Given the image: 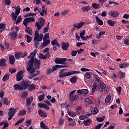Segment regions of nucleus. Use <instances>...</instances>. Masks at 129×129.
<instances>
[{
  "label": "nucleus",
  "mask_w": 129,
  "mask_h": 129,
  "mask_svg": "<svg viewBox=\"0 0 129 129\" xmlns=\"http://www.w3.org/2000/svg\"><path fill=\"white\" fill-rule=\"evenodd\" d=\"M37 54V50H34L33 52L30 53V55L28 56V59H30L28 61L29 63L28 64L26 69L28 72L30 74L34 73L36 71L35 68L33 67V62L34 61V56H36Z\"/></svg>",
  "instance_id": "1"
},
{
  "label": "nucleus",
  "mask_w": 129,
  "mask_h": 129,
  "mask_svg": "<svg viewBox=\"0 0 129 129\" xmlns=\"http://www.w3.org/2000/svg\"><path fill=\"white\" fill-rule=\"evenodd\" d=\"M37 54V50H34L33 52L30 53V55L28 56V59H30L28 61L29 63L28 64L26 69L28 72L30 74L34 73L36 71L35 68L33 67V62L34 61V56H36Z\"/></svg>",
  "instance_id": "2"
},
{
  "label": "nucleus",
  "mask_w": 129,
  "mask_h": 129,
  "mask_svg": "<svg viewBox=\"0 0 129 129\" xmlns=\"http://www.w3.org/2000/svg\"><path fill=\"white\" fill-rule=\"evenodd\" d=\"M37 54V50H34L33 52L30 53V55L28 56V59H30L28 61L29 63L28 64L26 69L28 72L30 74L34 73L36 71L35 68L33 67V62L34 61V56H36Z\"/></svg>",
  "instance_id": "3"
},
{
  "label": "nucleus",
  "mask_w": 129,
  "mask_h": 129,
  "mask_svg": "<svg viewBox=\"0 0 129 129\" xmlns=\"http://www.w3.org/2000/svg\"><path fill=\"white\" fill-rule=\"evenodd\" d=\"M79 73L78 71H70L67 72H64V70H61L59 72V77L60 78H63V77H66V76H70L73 75L74 74H76Z\"/></svg>",
  "instance_id": "4"
},
{
  "label": "nucleus",
  "mask_w": 129,
  "mask_h": 129,
  "mask_svg": "<svg viewBox=\"0 0 129 129\" xmlns=\"http://www.w3.org/2000/svg\"><path fill=\"white\" fill-rule=\"evenodd\" d=\"M46 24L45 22V19H43L42 18H39L38 22H35V27L37 28V32H40V30H41L42 27H44Z\"/></svg>",
  "instance_id": "5"
},
{
  "label": "nucleus",
  "mask_w": 129,
  "mask_h": 129,
  "mask_svg": "<svg viewBox=\"0 0 129 129\" xmlns=\"http://www.w3.org/2000/svg\"><path fill=\"white\" fill-rule=\"evenodd\" d=\"M67 61H72V59H68L67 58L60 57H56L54 59V62L56 64H62L63 65H65Z\"/></svg>",
  "instance_id": "6"
},
{
  "label": "nucleus",
  "mask_w": 129,
  "mask_h": 129,
  "mask_svg": "<svg viewBox=\"0 0 129 129\" xmlns=\"http://www.w3.org/2000/svg\"><path fill=\"white\" fill-rule=\"evenodd\" d=\"M8 116H9L8 118V120H11L15 114L17 112V109L15 108H11L9 109Z\"/></svg>",
  "instance_id": "7"
},
{
  "label": "nucleus",
  "mask_w": 129,
  "mask_h": 129,
  "mask_svg": "<svg viewBox=\"0 0 129 129\" xmlns=\"http://www.w3.org/2000/svg\"><path fill=\"white\" fill-rule=\"evenodd\" d=\"M43 34H39V32L38 30H36L34 33V40H36V41H42L43 40Z\"/></svg>",
  "instance_id": "8"
},
{
  "label": "nucleus",
  "mask_w": 129,
  "mask_h": 129,
  "mask_svg": "<svg viewBox=\"0 0 129 129\" xmlns=\"http://www.w3.org/2000/svg\"><path fill=\"white\" fill-rule=\"evenodd\" d=\"M35 23V18L33 17L26 18L24 19L23 21V25H24L25 27H27L28 26V23Z\"/></svg>",
  "instance_id": "9"
},
{
  "label": "nucleus",
  "mask_w": 129,
  "mask_h": 129,
  "mask_svg": "<svg viewBox=\"0 0 129 129\" xmlns=\"http://www.w3.org/2000/svg\"><path fill=\"white\" fill-rule=\"evenodd\" d=\"M33 65H34L35 68H36V69H39L40 68V65H41V60L37 58L35 59V56H34Z\"/></svg>",
  "instance_id": "10"
},
{
  "label": "nucleus",
  "mask_w": 129,
  "mask_h": 129,
  "mask_svg": "<svg viewBox=\"0 0 129 129\" xmlns=\"http://www.w3.org/2000/svg\"><path fill=\"white\" fill-rule=\"evenodd\" d=\"M25 73V71H20L16 75V80L17 81H20V80H22L23 78H24V74Z\"/></svg>",
  "instance_id": "11"
},
{
  "label": "nucleus",
  "mask_w": 129,
  "mask_h": 129,
  "mask_svg": "<svg viewBox=\"0 0 129 129\" xmlns=\"http://www.w3.org/2000/svg\"><path fill=\"white\" fill-rule=\"evenodd\" d=\"M31 85V83L28 81H23L22 82L21 87L22 88V90H26L27 88Z\"/></svg>",
  "instance_id": "12"
},
{
  "label": "nucleus",
  "mask_w": 129,
  "mask_h": 129,
  "mask_svg": "<svg viewBox=\"0 0 129 129\" xmlns=\"http://www.w3.org/2000/svg\"><path fill=\"white\" fill-rule=\"evenodd\" d=\"M108 15L111 18H117L118 16H119V13L115 11H110L108 12Z\"/></svg>",
  "instance_id": "13"
},
{
  "label": "nucleus",
  "mask_w": 129,
  "mask_h": 129,
  "mask_svg": "<svg viewBox=\"0 0 129 129\" xmlns=\"http://www.w3.org/2000/svg\"><path fill=\"white\" fill-rule=\"evenodd\" d=\"M9 36L11 40H16L18 37V33L16 31H13L9 34Z\"/></svg>",
  "instance_id": "14"
},
{
  "label": "nucleus",
  "mask_w": 129,
  "mask_h": 129,
  "mask_svg": "<svg viewBox=\"0 0 129 129\" xmlns=\"http://www.w3.org/2000/svg\"><path fill=\"white\" fill-rule=\"evenodd\" d=\"M84 25V22L81 21L80 23H76L73 24V27L77 30L81 29L82 27Z\"/></svg>",
  "instance_id": "15"
},
{
  "label": "nucleus",
  "mask_w": 129,
  "mask_h": 129,
  "mask_svg": "<svg viewBox=\"0 0 129 129\" xmlns=\"http://www.w3.org/2000/svg\"><path fill=\"white\" fill-rule=\"evenodd\" d=\"M99 105H100V102L98 101L97 102L96 107L94 109V110H92V113H93V114H97V113L98 112V108H97V107H99Z\"/></svg>",
  "instance_id": "16"
},
{
  "label": "nucleus",
  "mask_w": 129,
  "mask_h": 129,
  "mask_svg": "<svg viewBox=\"0 0 129 129\" xmlns=\"http://www.w3.org/2000/svg\"><path fill=\"white\" fill-rule=\"evenodd\" d=\"M38 57L39 59H43V60H45V59H47V57H50V53L49 52H47L45 55L42 53H39Z\"/></svg>",
  "instance_id": "17"
},
{
  "label": "nucleus",
  "mask_w": 129,
  "mask_h": 129,
  "mask_svg": "<svg viewBox=\"0 0 129 129\" xmlns=\"http://www.w3.org/2000/svg\"><path fill=\"white\" fill-rule=\"evenodd\" d=\"M34 100L33 97H30L26 99V106H30L32 102Z\"/></svg>",
  "instance_id": "18"
},
{
  "label": "nucleus",
  "mask_w": 129,
  "mask_h": 129,
  "mask_svg": "<svg viewBox=\"0 0 129 129\" xmlns=\"http://www.w3.org/2000/svg\"><path fill=\"white\" fill-rule=\"evenodd\" d=\"M69 48V43H62L61 45V49L64 51H67Z\"/></svg>",
  "instance_id": "19"
},
{
  "label": "nucleus",
  "mask_w": 129,
  "mask_h": 129,
  "mask_svg": "<svg viewBox=\"0 0 129 129\" xmlns=\"http://www.w3.org/2000/svg\"><path fill=\"white\" fill-rule=\"evenodd\" d=\"M50 42L51 41L49 39L43 40V42L42 43L41 47L45 48V47H46V46H48V45H49V44H50Z\"/></svg>",
  "instance_id": "20"
},
{
  "label": "nucleus",
  "mask_w": 129,
  "mask_h": 129,
  "mask_svg": "<svg viewBox=\"0 0 129 129\" xmlns=\"http://www.w3.org/2000/svg\"><path fill=\"white\" fill-rule=\"evenodd\" d=\"M38 114L41 116V117H47V113L42 110H38Z\"/></svg>",
  "instance_id": "21"
},
{
  "label": "nucleus",
  "mask_w": 129,
  "mask_h": 129,
  "mask_svg": "<svg viewBox=\"0 0 129 129\" xmlns=\"http://www.w3.org/2000/svg\"><path fill=\"white\" fill-rule=\"evenodd\" d=\"M25 27H26L25 29L26 33H28L29 35H32L33 34V30L32 28L27 26Z\"/></svg>",
  "instance_id": "22"
},
{
  "label": "nucleus",
  "mask_w": 129,
  "mask_h": 129,
  "mask_svg": "<svg viewBox=\"0 0 129 129\" xmlns=\"http://www.w3.org/2000/svg\"><path fill=\"white\" fill-rule=\"evenodd\" d=\"M14 88L15 90H23L22 85H20L19 84H16L14 85Z\"/></svg>",
  "instance_id": "23"
},
{
  "label": "nucleus",
  "mask_w": 129,
  "mask_h": 129,
  "mask_svg": "<svg viewBox=\"0 0 129 129\" xmlns=\"http://www.w3.org/2000/svg\"><path fill=\"white\" fill-rule=\"evenodd\" d=\"M104 89H105V84L103 83H101L99 88L98 91H103Z\"/></svg>",
  "instance_id": "24"
},
{
  "label": "nucleus",
  "mask_w": 129,
  "mask_h": 129,
  "mask_svg": "<svg viewBox=\"0 0 129 129\" xmlns=\"http://www.w3.org/2000/svg\"><path fill=\"white\" fill-rule=\"evenodd\" d=\"M96 21L99 26H102V25H103V21H102L101 19H100L98 16H96Z\"/></svg>",
  "instance_id": "25"
},
{
  "label": "nucleus",
  "mask_w": 129,
  "mask_h": 129,
  "mask_svg": "<svg viewBox=\"0 0 129 129\" xmlns=\"http://www.w3.org/2000/svg\"><path fill=\"white\" fill-rule=\"evenodd\" d=\"M92 120L91 119L88 118L87 120H85L83 121V124L85 125H90L91 124Z\"/></svg>",
  "instance_id": "26"
},
{
  "label": "nucleus",
  "mask_w": 129,
  "mask_h": 129,
  "mask_svg": "<svg viewBox=\"0 0 129 129\" xmlns=\"http://www.w3.org/2000/svg\"><path fill=\"white\" fill-rule=\"evenodd\" d=\"M81 10L83 12H87L88 13L91 10V7L90 6H85Z\"/></svg>",
  "instance_id": "27"
},
{
  "label": "nucleus",
  "mask_w": 129,
  "mask_h": 129,
  "mask_svg": "<svg viewBox=\"0 0 129 129\" xmlns=\"http://www.w3.org/2000/svg\"><path fill=\"white\" fill-rule=\"evenodd\" d=\"M10 63L12 64H14L16 61L15 56L13 55H10L9 56Z\"/></svg>",
  "instance_id": "28"
},
{
  "label": "nucleus",
  "mask_w": 129,
  "mask_h": 129,
  "mask_svg": "<svg viewBox=\"0 0 129 129\" xmlns=\"http://www.w3.org/2000/svg\"><path fill=\"white\" fill-rule=\"evenodd\" d=\"M28 87L29 91H33V90H35V89H36V85L32 84L31 85H30Z\"/></svg>",
  "instance_id": "29"
},
{
  "label": "nucleus",
  "mask_w": 129,
  "mask_h": 129,
  "mask_svg": "<svg viewBox=\"0 0 129 129\" xmlns=\"http://www.w3.org/2000/svg\"><path fill=\"white\" fill-rule=\"evenodd\" d=\"M51 45L52 46H56L58 47H60V44L58 43V40L57 39H54L52 41H51Z\"/></svg>",
  "instance_id": "30"
},
{
  "label": "nucleus",
  "mask_w": 129,
  "mask_h": 129,
  "mask_svg": "<svg viewBox=\"0 0 129 129\" xmlns=\"http://www.w3.org/2000/svg\"><path fill=\"white\" fill-rule=\"evenodd\" d=\"M70 97L71 101H75V100H77V99H79V97L78 96V95H73Z\"/></svg>",
  "instance_id": "31"
},
{
  "label": "nucleus",
  "mask_w": 129,
  "mask_h": 129,
  "mask_svg": "<svg viewBox=\"0 0 129 129\" xmlns=\"http://www.w3.org/2000/svg\"><path fill=\"white\" fill-rule=\"evenodd\" d=\"M10 79V75L9 74H6L3 78L2 80L4 82L9 80Z\"/></svg>",
  "instance_id": "32"
},
{
  "label": "nucleus",
  "mask_w": 129,
  "mask_h": 129,
  "mask_svg": "<svg viewBox=\"0 0 129 129\" xmlns=\"http://www.w3.org/2000/svg\"><path fill=\"white\" fill-rule=\"evenodd\" d=\"M68 114L70 116H72V117H74L76 116V113L75 112H73L72 111L68 110Z\"/></svg>",
  "instance_id": "33"
},
{
  "label": "nucleus",
  "mask_w": 129,
  "mask_h": 129,
  "mask_svg": "<svg viewBox=\"0 0 129 129\" xmlns=\"http://www.w3.org/2000/svg\"><path fill=\"white\" fill-rule=\"evenodd\" d=\"M38 12L40 13V16H42V17H43L44 15H47V10L46 9H42V11L38 10Z\"/></svg>",
  "instance_id": "34"
},
{
  "label": "nucleus",
  "mask_w": 129,
  "mask_h": 129,
  "mask_svg": "<svg viewBox=\"0 0 129 129\" xmlns=\"http://www.w3.org/2000/svg\"><path fill=\"white\" fill-rule=\"evenodd\" d=\"M40 127L42 129H49V127L46 125V124L43 122V121L40 122Z\"/></svg>",
  "instance_id": "35"
},
{
  "label": "nucleus",
  "mask_w": 129,
  "mask_h": 129,
  "mask_svg": "<svg viewBox=\"0 0 129 129\" xmlns=\"http://www.w3.org/2000/svg\"><path fill=\"white\" fill-rule=\"evenodd\" d=\"M93 9H95L96 10H98V9H100V4H97L96 3H94L92 5Z\"/></svg>",
  "instance_id": "36"
},
{
  "label": "nucleus",
  "mask_w": 129,
  "mask_h": 129,
  "mask_svg": "<svg viewBox=\"0 0 129 129\" xmlns=\"http://www.w3.org/2000/svg\"><path fill=\"white\" fill-rule=\"evenodd\" d=\"M6 62H7V59L5 58H2L0 60V66L2 67L6 65Z\"/></svg>",
  "instance_id": "37"
},
{
  "label": "nucleus",
  "mask_w": 129,
  "mask_h": 129,
  "mask_svg": "<svg viewBox=\"0 0 129 129\" xmlns=\"http://www.w3.org/2000/svg\"><path fill=\"white\" fill-rule=\"evenodd\" d=\"M3 101L4 104H6V105H9V104H10V101H9L8 98H4L3 99Z\"/></svg>",
  "instance_id": "38"
},
{
  "label": "nucleus",
  "mask_w": 129,
  "mask_h": 129,
  "mask_svg": "<svg viewBox=\"0 0 129 129\" xmlns=\"http://www.w3.org/2000/svg\"><path fill=\"white\" fill-rule=\"evenodd\" d=\"M93 88H92V94L93 95L94 94V93L95 92V91L96 90V88L97 87V85L96 83H94L92 85Z\"/></svg>",
  "instance_id": "39"
},
{
  "label": "nucleus",
  "mask_w": 129,
  "mask_h": 129,
  "mask_svg": "<svg viewBox=\"0 0 129 129\" xmlns=\"http://www.w3.org/2000/svg\"><path fill=\"white\" fill-rule=\"evenodd\" d=\"M107 24L109 25V26H110V27H113L114 25L115 24V22L111 20H109L107 21Z\"/></svg>",
  "instance_id": "40"
},
{
  "label": "nucleus",
  "mask_w": 129,
  "mask_h": 129,
  "mask_svg": "<svg viewBox=\"0 0 129 129\" xmlns=\"http://www.w3.org/2000/svg\"><path fill=\"white\" fill-rule=\"evenodd\" d=\"M128 66H129V63L125 62L120 64L119 67L120 68L123 69L126 68V67H127Z\"/></svg>",
  "instance_id": "41"
},
{
  "label": "nucleus",
  "mask_w": 129,
  "mask_h": 129,
  "mask_svg": "<svg viewBox=\"0 0 129 129\" xmlns=\"http://www.w3.org/2000/svg\"><path fill=\"white\" fill-rule=\"evenodd\" d=\"M77 80H78L77 77H73L70 79V82H71V83H73V84L76 83Z\"/></svg>",
  "instance_id": "42"
},
{
  "label": "nucleus",
  "mask_w": 129,
  "mask_h": 129,
  "mask_svg": "<svg viewBox=\"0 0 129 129\" xmlns=\"http://www.w3.org/2000/svg\"><path fill=\"white\" fill-rule=\"evenodd\" d=\"M11 16L12 17V20L13 21H14L15 22H16V21H17V18H18V15H16L15 14V12H12Z\"/></svg>",
  "instance_id": "43"
},
{
  "label": "nucleus",
  "mask_w": 129,
  "mask_h": 129,
  "mask_svg": "<svg viewBox=\"0 0 129 129\" xmlns=\"http://www.w3.org/2000/svg\"><path fill=\"white\" fill-rule=\"evenodd\" d=\"M21 12V7L20 6L17 7L15 9V14L19 16L20 13Z\"/></svg>",
  "instance_id": "44"
},
{
  "label": "nucleus",
  "mask_w": 129,
  "mask_h": 129,
  "mask_svg": "<svg viewBox=\"0 0 129 129\" xmlns=\"http://www.w3.org/2000/svg\"><path fill=\"white\" fill-rule=\"evenodd\" d=\"M25 38H27V43H31V42H32V37L30 36V35L26 34L25 35Z\"/></svg>",
  "instance_id": "45"
},
{
  "label": "nucleus",
  "mask_w": 129,
  "mask_h": 129,
  "mask_svg": "<svg viewBox=\"0 0 129 129\" xmlns=\"http://www.w3.org/2000/svg\"><path fill=\"white\" fill-rule=\"evenodd\" d=\"M26 126H29V125H31L32 124V119H27L26 121Z\"/></svg>",
  "instance_id": "46"
},
{
  "label": "nucleus",
  "mask_w": 129,
  "mask_h": 129,
  "mask_svg": "<svg viewBox=\"0 0 129 129\" xmlns=\"http://www.w3.org/2000/svg\"><path fill=\"white\" fill-rule=\"evenodd\" d=\"M45 99V94H43L41 95L38 96V100L39 101H42Z\"/></svg>",
  "instance_id": "47"
},
{
  "label": "nucleus",
  "mask_w": 129,
  "mask_h": 129,
  "mask_svg": "<svg viewBox=\"0 0 129 129\" xmlns=\"http://www.w3.org/2000/svg\"><path fill=\"white\" fill-rule=\"evenodd\" d=\"M28 96V92H25L21 94V98H26Z\"/></svg>",
  "instance_id": "48"
},
{
  "label": "nucleus",
  "mask_w": 129,
  "mask_h": 129,
  "mask_svg": "<svg viewBox=\"0 0 129 129\" xmlns=\"http://www.w3.org/2000/svg\"><path fill=\"white\" fill-rule=\"evenodd\" d=\"M50 26V22H48L46 27L43 29V33H46L49 31V27Z\"/></svg>",
  "instance_id": "49"
},
{
  "label": "nucleus",
  "mask_w": 129,
  "mask_h": 129,
  "mask_svg": "<svg viewBox=\"0 0 129 129\" xmlns=\"http://www.w3.org/2000/svg\"><path fill=\"white\" fill-rule=\"evenodd\" d=\"M110 99H111V97L109 95L107 96L105 100V103H108L110 101Z\"/></svg>",
  "instance_id": "50"
},
{
  "label": "nucleus",
  "mask_w": 129,
  "mask_h": 129,
  "mask_svg": "<svg viewBox=\"0 0 129 129\" xmlns=\"http://www.w3.org/2000/svg\"><path fill=\"white\" fill-rule=\"evenodd\" d=\"M22 21V17L21 16H19L16 22V25H18L19 23H21Z\"/></svg>",
  "instance_id": "51"
},
{
  "label": "nucleus",
  "mask_w": 129,
  "mask_h": 129,
  "mask_svg": "<svg viewBox=\"0 0 129 129\" xmlns=\"http://www.w3.org/2000/svg\"><path fill=\"white\" fill-rule=\"evenodd\" d=\"M25 120V118H22L19 120L16 123H15V125H18V124H20V123L23 122Z\"/></svg>",
  "instance_id": "52"
},
{
  "label": "nucleus",
  "mask_w": 129,
  "mask_h": 129,
  "mask_svg": "<svg viewBox=\"0 0 129 129\" xmlns=\"http://www.w3.org/2000/svg\"><path fill=\"white\" fill-rule=\"evenodd\" d=\"M37 75H38V74H30L29 76V79H32L33 78H34V77L37 76Z\"/></svg>",
  "instance_id": "53"
},
{
  "label": "nucleus",
  "mask_w": 129,
  "mask_h": 129,
  "mask_svg": "<svg viewBox=\"0 0 129 129\" xmlns=\"http://www.w3.org/2000/svg\"><path fill=\"white\" fill-rule=\"evenodd\" d=\"M15 56L16 59H20V58H21V52L15 53Z\"/></svg>",
  "instance_id": "54"
},
{
  "label": "nucleus",
  "mask_w": 129,
  "mask_h": 129,
  "mask_svg": "<svg viewBox=\"0 0 129 129\" xmlns=\"http://www.w3.org/2000/svg\"><path fill=\"white\" fill-rule=\"evenodd\" d=\"M34 46H35V48H37L38 46H39V45H40V43H39V41L34 39Z\"/></svg>",
  "instance_id": "55"
},
{
  "label": "nucleus",
  "mask_w": 129,
  "mask_h": 129,
  "mask_svg": "<svg viewBox=\"0 0 129 129\" xmlns=\"http://www.w3.org/2000/svg\"><path fill=\"white\" fill-rule=\"evenodd\" d=\"M104 116L102 117H97L96 118L97 119V121H99V122H101L102 121H103V120H104Z\"/></svg>",
  "instance_id": "56"
},
{
  "label": "nucleus",
  "mask_w": 129,
  "mask_h": 129,
  "mask_svg": "<svg viewBox=\"0 0 129 129\" xmlns=\"http://www.w3.org/2000/svg\"><path fill=\"white\" fill-rule=\"evenodd\" d=\"M80 37L81 39L83 38L84 37V35H85V31L83 30L82 31H81L80 33Z\"/></svg>",
  "instance_id": "57"
},
{
  "label": "nucleus",
  "mask_w": 129,
  "mask_h": 129,
  "mask_svg": "<svg viewBox=\"0 0 129 129\" xmlns=\"http://www.w3.org/2000/svg\"><path fill=\"white\" fill-rule=\"evenodd\" d=\"M99 40H97L95 39H93L92 40V43L93 45H97V44H98V43H99Z\"/></svg>",
  "instance_id": "58"
},
{
  "label": "nucleus",
  "mask_w": 129,
  "mask_h": 129,
  "mask_svg": "<svg viewBox=\"0 0 129 129\" xmlns=\"http://www.w3.org/2000/svg\"><path fill=\"white\" fill-rule=\"evenodd\" d=\"M49 33H45L44 35L43 41H45L46 39H49Z\"/></svg>",
  "instance_id": "59"
},
{
  "label": "nucleus",
  "mask_w": 129,
  "mask_h": 129,
  "mask_svg": "<svg viewBox=\"0 0 129 129\" xmlns=\"http://www.w3.org/2000/svg\"><path fill=\"white\" fill-rule=\"evenodd\" d=\"M88 116H89V115H86L85 116H80L79 118L80 119H82V120L86 119V118H88Z\"/></svg>",
  "instance_id": "60"
},
{
  "label": "nucleus",
  "mask_w": 129,
  "mask_h": 129,
  "mask_svg": "<svg viewBox=\"0 0 129 129\" xmlns=\"http://www.w3.org/2000/svg\"><path fill=\"white\" fill-rule=\"evenodd\" d=\"M119 74L120 75V79H121V78H124L125 76V74H124V73L121 72H119Z\"/></svg>",
  "instance_id": "61"
},
{
  "label": "nucleus",
  "mask_w": 129,
  "mask_h": 129,
  "mask_svg": "<svg viewBox=\"0 0 129 129\" xmlns=\"http://www.w3.org/2000/svg\"><path fill=\"white\" fill-rule=\"evenodd\" d=\"M26 113H27V112L26 111V110H22L19 111V115H24L26 114Z\"/></svg>",
  "instance_id": "62"
},
{
  "label": "nucleus",
  "mask_w": 129,
  "mask_h": 129,
  "mask_svg": "<svg viewBox=\"0 0 129 129\" xmlns=\"http://www.w3.org/2000/svg\"><path fill=\"white\" fill-rule=\"evenodd\" d=\"M86 78L87 79H90V77H91V74L90 73L87 72L85 74Z\"/></svg>",
  "instance_id": "63"
},
{
  "label": "nucleus",
  "mask_w": 129,
  "mask_h": 129,
  "mask_svg": "<svg viewBox=\"0 0 129 129\" xmlns=\"http://www.w3.org/2000/svg\"><path fill=\"white\" fill-rule=\"evenodd\" d=\"M95 79L97 82H101V80H100V78H99V77H98L96 75H95Z\"/></svg>",
  "instance_id": "64"
}]
</instances>
